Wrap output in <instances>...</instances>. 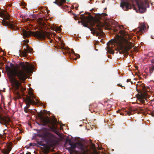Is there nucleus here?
<instances>
[{
	"mask_svg": "<svg viewBox=\"0 0 154 154\" xmlns=\"http://www.w3.org/2000/svg\"><path fill=\"white\" fill-rule=\"evenodd\" d=\"M20 65L21 69H12L7 65L5 67L8 77L9 79L14 80V84L17 90L19 89L21 84L18 81L15 79V77H17L21 82H24L27 78L28 75L31 71L32 68V66L27 62H26V64L24 62H21Z\"/></svg>",
	"mask_w": 154,
	"mask_h": 154,
	"instance_id": "f257e3e1",
	"label": "nucleus"
},
{
	"mask_svg": "<svg viewBox=\"0 0 154 154\" xmlns=\"http://www.w3.org/2000/svg\"><path fill=\"white\" fill-rule=\"evenodd\" d=\"M81 22L84 27L89 28L91 31L94 32L96 36L101 35L103 33L101 28L103 25L99 20H92L88 17H85L83 14L81 15Z\"/></svg>",
	"mask_w": 154,
	"mask_h": 154,
	"instance_id": "f03ea898",
	"label": "nucleus"
},
{
	"mask_svg": "<svg viewBox=\"0 0 154 154\" xmlns=\"http://www.w3.org/2000/svg\"><path fill=\"white\" fill-rule=\"evenodd\" d=\"M22 33L23 35L24 38L28 37L32 35L39 39H44L48 35V32L43 30L32 32L23 29Z\"/></svg>",
	"mask_w": 154,
	"mask_h": 154,
	"instance_id": "7ed1b4c3",
	"label": "nucleus"
},
{
	"mask_svg": "<svg viewBox=\"0 0 154 154\" xmlns=\"http://www.w3.org/2000/svg\"><path fill=\"white\" fill-rule=\"evenodd\" d=\"M35 98V97L32 92H30L29 93V95L26 96L25 100L27 106L25 107L24 109L26 112H28L29 109H28V108L30 107L31 104H36V102L33 100V99Z\"/></svg>",
	"mask_w": 154,
	"mask_h": 154,
	"instance_id": "20e7f679",
	"label": "nucleus"
},
{
	"mask_svg": "<svg viewBox=\"0 0 154 154\" xmlns=\"http://www.w3.org/2000/svg\"><path fill=\"white\" fill-rule=\"evenodd\" d=\"M46 141L52 145H55L58 142V138L53 134L50 133H46L45 134Z\"/></svg>",
	"mask_w": 154,
	"mask_h": 154,
	"instance_id": "39448f33",
	"label": "nucleus"
},
{
	"mask_svg": "<svg viewBox=\"0 0 154 154\" xmlns=\"http://www.w3.org/2000/svg\"><path fill=\"white\" fill-rule=\"evenodd\" d=\"M41 120L42 124H39V125L45 126L49 124L53 128L56 129L57 125V120L55 119L53 121H51L49 117H47V118L42 117L41 118Z\"/></svg>",
	"mask_w": 154,
	"mask_h": 154,
	"instance_id": "423d86ee",
	"label": "nucleus"
},
{
	"mask_svg": "<svg viewBox=\"0 0 154 154\" xmlns=\"http://www.w3.org/2000/svg\"><path fill=\"white\" fill-rule=\"evenodd\" d=\"M139 11L140 13H143L146 11V6L148 5L146 1L140 2L137 4Z\"/></svg>",
	"mask_w": 154,
	"mask_h": 154,
	"instance_id": "0eeeda50",
	"label": "nucleus"
},
{
	"mask_svg": "<svg viewBox=\"0 0 154 154\" xmlns=\"http://www.w3.org/2000/svg\"><path fill=\"white\" fill-rule=\"evenodd\" d=\"M10 121V119L8 117L6 116H0V123L5 125L6 127H8L7 125Z\"/></svg>",
	"mask_w": 154,
	"mask_h": 154,
	"instance_id": "6e6552de",
	"label": "nucleus"
},
{
	"mask_svg": "<svg viewBox=\"0 0 154 154\" xmlns=\"http://www.w3.org/2000/svg\"><path fill=\"white\" fill-rule=\"evenodd\" d=\"M67 141L69 142V145L71 146L67 148L66 149L68 150L70 153H73L75 151V148L76 147V143H74L71 142V141L68 140Z\"/></svg>",
	"mask_w": 154,
	"mask_h": 154,
	"instance_id": "1a4fd4ad",
	"label": "nucleus"
},
{
	"mask_svg": "<svg viewBox=\"0 0 154 154\" xmlns=\"http://www.w3.org/2000/svg\"><path fill=\"white\" fill-rule=\"evenodd\" d=\"M120 6L125 11H127L129 9L131 8L130 4L128 2H121L120 3Z\"/></svg>",
	"mask_w": 154,
	"mask_h": 154,
	"instance_id": "9d476101",
	"label": "nucleus"
},
{
	"mask_svg": "<svg viewBox=\"0 0 154 154\" xmlns=\"http://www.w3.org/2000/svg\"><path fill=\"white\" fill-rule=\"evenodd\" d=\"M123 111L124 113L122 112H120V114L121 115H123L125 114V115H128V116L130 115H132L133 114L134 112L132 108H125L123 109Z\"/></svg>",
	"mask_w": 154,
	"mask_h": 154,
	"instance_id": "9b49d317",
	"label": "nucleus"
},
{
	"mask_svg": "<svg viewBox=\"0 0 154 154\" xmlns=\"http://www.w3.org/2000/svg\"><path fill=\"white\" fill-rule=\"evenodd\" d=\"M146 29V26L145 25L144 23H142L140 25V26L137 28L136 30L137 32L139 33L140 34L143 33Z\"/></svg>",
	"mask_w": 154,
	"mask_h": 154,
	"instance_id": "f8f14e48",
	"label": "nucleus"
},
{
	"mask_svg": "<svg viewBox=\"0 0 154 154\" xmlns=\"http://www.w3.org/2000/svg\"><path fill=\"white\" fill-rule=\"evenodd\" d=\"M26 48L24 49V50L22 52L21 54L24 57H26L27 56V54L29 52H31L32 49L31 47H29L28 45H26Z\"/></svg>",
	"mask_w": 154,
	"mask_h": 154,
	"instance_id": "ddd939ff",
	"label": "nucleus"
},
{
	"mask_svg": "<svg viewBox=\"0 0 154 154\" xmlns=\"http://www.w3.org/2000/svg\"><path fill=\"white\" fill-rule=\"evenodd\" d=\"M11 149L12 148L10 145H8L4 149H1V152L3 154H9Z\"/></svg>",
	"mask_w": 154,
	"mask_h": 154,
	"instance_id": "4468645a",
	"label": "nucleus"
},
{
	"mask_svg": "<svg viewBox=\"0 0 154 154\" xmlns=\"http://www.w3.org/2000/svg\"><path fill=\"white\" fill-rule=\"evenodd\" d=\"M0 16L3 17L4 18L7 20H9L10 19V17L7 12L5 11L0 12Z\"/></svg>",
	"mask_w": 154,
	"mask_h": 154,
	"instance_id": "2eb2a0df",
	"label": "nucleus"
},
{
	"mask_svg": "<svg viewBox=\"0 0 154 154\" xmlns=\"http://www.w3.org/2000/svg\"><path fill=\"white\" fill-rule=\"evenodd\" d=\"M137 88H139V89L142 90L144 92H146L148 91L147 90L146 87L145 86L143 83L141 84L140 83L139 84H137Z\"/></svg>",
	"mask_w": 154,
	"mask_h": 154,
	"instance_id": "dca6fc26",
	"label": "nucleus"
},
{
	"mask_svg": "<svg viewBox=\"0 0 154 154\" xmlns=\"http://www.w3.org/2000/svg\"><path fill=\"white\" fill-rule=\"evenodd\" d=\"M2 25L5 26H8L10 28H14V25L10 22L5 20H4L2 21Z\"/></svg>",
	"mask_w": 154,
	"mask_h": 154,
	"instance_id": "f3484780",
	"label": "nucleus"
},
{
	"mask_svg": "<svg viewBox=\"0 0 154 154\" xmlns=\"http://www.w3.org/2000/svg\"><path fill=\"white\" fill-rule=\"evenodd\" d=\"M76 147L82 151H85V146L80 142H76Z\"/></svg>",
	"mask_w": 154,
	"mask_h": 154,
	"instance_id": "a211bd4d",
	"label": "nucleus"
},
{
	"mask_svg": "<svg viewBox=\"0 0 154 154\" xmlns=\"http://www.w3.org/2000/svg\"><path fill=\"white\" fill-rule=\"evenodd\" d=\"M119 32L121 35H119V34H117L116 36L118 40H119V38L125 36L126 35L125 32L123 30H121L119 31Z\"/></svg>",
	"mask_w": 154,
	"mask_h": 154,
	"instance_id": "6ab92c4d",
	"label": "nucleus"
},
{
	"mask_svg": "<svg viewBox=\"0 0 154 154\" xmlns=\"http://www.w3.org/2000/svg\"><path fill=\"white\" fill-rule=\"evenodd\" d=\"M66 0H56L54 2V3L60 6L66 2Z\"/></svg>",
	"mask_w": 154,
	"mask_h": 154,
	"instance_id": "aec40b11",
	"label": "nucleus"
},
{
	"mask_svg": "<svg viewBox=\"0 0 154 154\" xmlns=\"http://www.w3.org/2000/svg\"><path fill=\"white\" fill-rule=\"evenodd\" d=\"M151 63L152 64L151 66L149 67V71L150 73L153 72L154 70V59H153L151 60Z\"/></svg>",
	"mask_w": 154,
	"mask_h": 154,
	"instance_id": "412c9836",
	"label": "nucleus"
},
{
	"mask_svg": "<svg viewBox=\"0 0 154 154\" xmlns=\"http://www.w3.org/2000/svg\"><path fill=\"white\" fill-rule=\"evenodd\" d=\"M137 103H139V102H141L142 103H145V100L143 99L142 96H140L137 98Z\"/></svg>",
	"mask_w": 154,
	"mask_h": 154,
	"instance_id": "4be33fe9",
	"label": "nucleus"
},
{
	"mask_svg": "<svg viewBox=\"0 0 154 154\" xmlns=\"http://www.w3.org/2000/svg\"><path fill=\"white\" fill-rule=\"evenodd\" d=\"M60 44L61 45V46L59 47V48L61 50H65V48H64V43L60 40Z\"/></svg>",
	"mask_w": 154,
	"mask_h": 154,
	"instance_id": "5701e85b",
	"label": "nucleus"
},
{
	"mask_svg": "<svg viewBox=\"0 0 154 154\" xmlns=\"http://www.w3.org/2000/svg\"><path fill=\"white\" fill-rule=\"evenodd\" d=\"M108 51L110 54H113L114 52L113 50L111 48V47L109 46L107 47Z\"/></svg>",
	"mask_w": 154,
	"mask_h": 154,
	"instance_id": "b1692460",
	"label": "nucleus"
},
{
	"mask_svg": "<svg viewBox=\"0 0 154 154\" xmlns=\"http://www.w3.org/2000/svg\"><path fill=\"white\" fill-rule=\"evenodd\" d=\"M125 50H123V49H121L120 48V49L119 50V53L120 54H122V53H124L125 52H125L128 51L129 50V49H125Z\"/></svg>",
	"mask_w": 154,
	"mask_h": 154,
	"instance_id": "393cba45",
	"label": "nucleus"
},
{
	"mask_svg": "<svg viewBox=\"0 0 154 154\" xmlns=\"http://www.w3.org/2000/svg\"><path fill=\"white\" fill-rule=\"evenodd\" d=\"M117 86L119 87H120L121 88H123V89H125V87L124 86H123L121 84H118L117 85Z\"/></svg>",
	"mask_w": 154,
	"mask_h": 154,
	"instance_id": "a878e982",
	"label": "nucleus"
},
{
	"mask_svg": "<svg viewBox=\"0 0 154 154\" xmlns=\"http://www.w3.org/2000/svg\"><path fill=\"white\" fill-rule=\"evenodd\" d=\"M73 15L74 16V18L75 20H77L79 19V17H78L77 15H75V14H73Z\"/></svg>",
	"mask_w": 154,
	"mask_h": 154,
	"instance_id": "bb28decb",
	"label": "nucleus"
},
{
	"mask_svg": "<svg viewBox=\"0 0 154 154\" xmlns=\"http://www.w3.org/2000/svg\"><path fill=\"white\" fill-rule=\"evenodd\" d=\"M24 42L23 43V45L24 44V45L26 46V44L28 43L29 42V41L28 40H24Z\"/></svg>",
	"mask_w": 154,
	"mask_h": 154,
	"instance_id": "cd10ccee",
	"label": "nucleus"
},
{
	"mask_svg": "<svg viewBox=\"0 0 154 154\" xmlns=\"http://www.w3.org/2000/svg\"><path fill=\"white\" fill-rule=\"evenodd\" d=\"M56 29L57 31H58L59 32L61 31V29L59 27H57Z\"/></svg>",
	"mask_w": 154,
	"mask_h": 154,
	"instance_id": "c85d7f7f",
	"label": "nucleus"
},
{
	"mask_svg": "<svg viewBox=\"0 0 154 154\" xmlns=\"http://www.w3.org/2000/svg\"><path fill=\"white\" fill-rule=\"evenodd\" d=\"M123 26L122 25L119 26L118 27V28L119 29H122V28H123Z\"/></svg>",
	"mask_w": 154,
	"mask_h": 154,
	"instance_id": "c756f323",
	"label": "nucleus"
},
{
	"mask_svg": "<svg viewBox=\"0 0 154 154\" xmlns=\"http://www.w3.org/2000/svg\"><path fill=\"white\" fill-rule=\"evenodd\" d=\"M10 66L12 68H13L14 66V64H12V63H11L10 64Z\"/></svg>",
	"mask_w": 154,
	"mask_h": 154,
	"instance_id": "7c9ffc66",
	"label": "nucleus"
},
{
	"mask_svg": "<svg viewBox=\"0 0 154 154\" xmlns=\"http://www.w3.org/2000/svg\"><path fill=\"white\" fill-rule=\"evenodd\" d=\"M30 19L29 18H27L26 19H25V21H29Z\"/></svg>",
	"mask_w": 154,
	"mask_h": 154,
	"instance_id": "2f4dec72",
	"label": "nucleus"
},
{
	"mask_svg": "<svg viewBox=\"0 0 154 154\" xmlns=\"http://www.w3.org/2000/svg\"><path fill=\"white\" fill-rule=\"evenodd\" d=\"M114 31L115 32H118V30H117V29H115L114 30Z\"/></svg>",
	"mask_w": 154,
	"mask_h": 154,
	"instance_id": "473e14b6",
	"label": "nucleus"
},
{
	"mask_svg": "<svg viewBox=\"0 0 154 154\" xmlns=\"http://www.w3.org/2000/svg\"><path fill=\"white\" fill-rule=\"evenodd\" d=\"M131 79H128L127 80V82H128L131 81Z\"/></svg>",
	"mask_w": 154,
	"mask_h": 154,
	"instance_id": "72a5a7b5",
	"label": "nucleus"
},
{
	"mask_svg": "<svg viewBox=\"0 0 154 154\" xmlns=\"http://www.w3.org/2000/svg\"><path fill=\"white\" fill-rule=\"evenodd\" d=\"M37 143L40 145H41V146H42V143H39V142H38Z\"/></svg>",
	"mask_w": 154,
	"mask_h": 154,
	"instance_id": "f704fd0d",
	"label": "nucleus"
},
{
	"mask_svg": "<svg viewBox=\"0 0 154 154\" xmlns=\"http://www.w3.org/2000/svg\"><path fill=\"white\" fill-rule=\"evenodd\" d=\"M72 53L73 54H75V53L74 51H73V49H72Z\"/></svg>",
	"mask_w": 154,
	"mask_h": 154,
	"instance_id": "c9c22d12",
	"label": "nucleus"
},
{
	"mask_svg": "<svg viewBox=\"0 0 154 154\" xmlns=\"http://www.w3.org/2000/svg\"><path fill=\"white\" fill-rule=\"evenodd\" d=\"M140 111L141 112H142V111H143V110L142 109H140Z\"/></svg>",
	"mask_w": 154,
	"mask_h": 154,
	"instance_id": "e433bc0d",
	"label": "nucleus"
},
{
	"mask_svg": "<svg viewBox=\"0 0 154 154\" xmlns=\"http://www.w3.org/2000/svg\"><path fill=\"white\" fill-rule=\"evenodd\" d=\"M137 38L138 39H139L140 38V37L139 36H138L137 37Z\"/></svg>",
	"mask_w": 154,
	"mask_h": 154,
	"instance_id": "4c0bfd02",
	"label": "nucleus"
},
{
	"mask_svg": "<svg viewBox=\"0 0 154 154\" xmlns=\"http://www.w3.org/2000/svg\"><path fill=\"white\" fill-rule=\"evenodd\" d=\"M77 58H74V60H77Z\"/></svg>",
	"mask_w": 154,
	"mask_h": 154,
	"instance_id": "58836bf2",
	"label": "nucleus"
},
{
	"mask_svg": "<svg viewBox=\"0 0 154 154\" xmlns=\"http://www.w3.org/2000/svg\"><path fill=\"white\" fill-rule=\"evenodd\" d=\"M29 145H30V146H32V143H30L29 144Z\"/></svg>",
	"mask_w": 154,
	"mask_h": 154,
	"instance_id": "ea45409f",
	"label": "nucleus"
},
{
	"mask_svg": "<svg viewBox=\"0 0 154 154\" xmlns=\"http://www.w3.org/2000/svg\"><path fill=\"white\" fill-rule=\"evenodd\" d=\"M78 55L79 56V57H80V55H79V54H78Z\"/></svg>",
	"mask_w": 154,
	"mask_h": 154,
	"instance_id": "a19ab883",
	"label": "nucleus"
},
{
	"mask_svg": "<svg viewBox=\"0 0 154 154\" xmlns=\"http://www.w3.org/2000/svg\"><path fill=\"white\" fill-rule=\"evenodd\" d=\"M69 0H67V1H68V2H69Z\"/></svg>",
	"mask_w": 154,
	"mask_h": 154,
	"instance_id": "79ce46f5",
	"label": "nucleus"
},
{
	"mask_svg": "<svg viewBox=\"0 0 154 154\" xmlns=\"http://www.w3.org/2000/svg\"><path fill=\"white\" fill-rule=\"evenodd\" d=\"M2 107H1V106L0 105V109Z\"/></svg>",
	"mask_w": 154,
	"mask_h": 154,
	"instance_id": "37998d69",
	"label": "nucleus"
},
{
	"mask_svg": "<svg viewBox=\"0 0 154 154\" xmlns=\"http://www.w3.org/2000/svg\"><path fill=\"white\" fill-rule=\"evenodd\" d=\"M35 100H36V101H37V99H35Z\"/></svg>",
	"mask_w": 154,
	"mask_h": 154,
	"instance_id": "c03bdc74",
	"label": "nucleus"
},
{
	"mask_svg": "<svg viewBox=\"0 0 154 154\" xmlns=\"http://www.w3.org/2000/svg\"><path fill=\"white\" fill-rule=\"evenodd\" d=\"M22 18H23V19H24L23 18V17H22Z\"/></svg>",
	"mask_w": 154,
	"mask_h": 154,
	"instance_id": "a18cd8bd",
	"label": "nucleus"
},
{
	"mask_svg": "<svg viewBox=\"0 0 154 154\" xmlns=\"http://www.w3.org/2000/svg\"><path fill=\"white\" fill-rule=\"evenodd\" d=\"M42 25H43V24H42ZM43 25H44V24H43Z\"/></svg>",
	"mask_w": 154,
	"mask_h": 154,
	"instance_id": "49530a36",
	"label": "nucleus"
},
{
	"mask_svg": "<svg viewBox=\"0 0 154 154\" xmlns=\"http://www.w3.org/2000/svg\"><path fill=\"white\" fill-rule=\"evenodd\" d=\"M0 69H1V67H0Z\"/></svg>",
	"mask_w": 154,
	"mask_h": 154,
	"instance_id": "de8ad7c7",
	"label": "nucleus"
}]
</instances>
